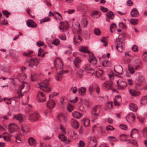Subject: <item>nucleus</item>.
Wrapping results in <instances>:
<instances>
[{"instance_id":"1","label":"nucleus","mask_w":147,"mask_h":147,"mask_svg":"<svg viewBox=\"0 0 147 147\" xmlns=\"http://www.w3.org/2000/svg\"><path fill=\"white\" fill-rule=\"evenodd\" d=\"M49 80H46L39 84V88L41 90L47 92H49L51 91V89L49 87Z\"/></svg>"},{"instance_id":"2","label":"nucleus","mask_w":147,"mask_h":147,"mask_svg":"<svg viewBox=\"0 0 147 147\" xmlns=\"http://www.w3.org/2000/svg\"><path fill=\"white\" fill-rule=\"evenodd\" d=\"M24 88H26V90L24 91V93L28 92L30 88L29 84L26 82L22 83L19 87V89L18 90V93L19 96H23V94H22V89Z\"/></svg>"},{"instance_id":"3","label":"nucleus","mask_w":147,"mask_h":147,"mask_svg":"<svg viewBox=\"0 0 147 147\" xmlns=\"http://www.w3.org/2000/svg\"><path fill=\"white\" fill-rule=\"evenodd\" d=\"M99 106L95 105L93 107L91 111L92 117L95 119H97V116L99 114L100 109Z\"/></svg>"},{"instance_id":"4","label":"nucleus","mask_w":147,"mask_h":147,"mask_svg":"<svg viewBox=\"0 0 147 147\" xmlns=\"http://www.w3.org/2000/svg\"><path fill=\"white\" fill-rule=\"evenodd\" d=\"M39 117V115L36 112L31 114L29 116L28 120L31 122H34L38 120Z\"/></svg>"},{"instance_id":"5","label":"nucleus","mask_w":147,"mask_h":147,"mask_svg":"<svg viewBox=\"0 0 147 147\" xmlns=\"http://www.w3.org/2000/svg\"><path fill=\"white\" fill-rule=\"evenodd\" d=\"M28 62V63L30 67H32L34 66L35 68L37 67L39 63V60H38L36 59H31L29 60Z\"/></svg>"},{"instance_id":"6","label":"nucleus","mask_w":147,"mask_h":147,"mask_svg":"<svg viewBox=\"0 0 147 147\" xmlns=\"http://www.w3.org/2000/svg\"><path fill=\"white\" fill-rule=\"evenodd\" d=\"M37 98L38 101L39 102H45L46 99L45 94L40 91L38 92Z\"/></svg>"},{"instance_id":"7","label":"nucleus","mask_w":147,"mask_h":147,"mask_svg":"<svg viewBox=\"0 0 147 147\" xmlns=\"http://www.w3.org/2000/svg\"><path fill=\"white\" fill-rule=\"evenodd\" d=\"M113 84L111 81H106L102 85V88L105 90H108L112 89Z\"/></svg>"},{"instance_id":"8","label":"nucleus","mask_w":147,"mask_h":147,"mask_svg":"<svg viewBox=\"0 0 147 147\" xmlns=\"http://www.w3.org/2000/svg\"><path fill=\"white\" fill-rule=\"evenodd\" d=\"M96 90V92L99 94L100 92V89L98 85H90L89 88V91L90 93L91 94V93L93 92L94 90Z\"/></svg>"},{"instance_id":"9","label":"nucleus","mask_w":147,"mask_h":147,"mask_svg":"<svg viewBox=\"0 0 147 147\" xmlns=\"http://www.w3.org/2000/svg\"><path fill=\"white\" fill-rule=\"evenodd\" d=\"M19 129L18 125L13 123H10L8 126L9 130L11 132H13Z\"/></svg>"},{"instance_id":"10","label":"nucleus","mask_w":147,"mask_h":147,"mask_svg":"<svg viewBox=\"0 0 147 147\" xmlns=\"http://www.w3.org/2000/svg\"><path fill=\"white\" fill-rule=\"evenodd\" d=\"M134 130H136V129H133L131 131L130 134V136L132 138L134 139H132V141H137L139 138V135L137 131L135 132H134Z\"/></svg>"},{"instance_id":"11","label":"nucleus","mask_w":147,"mask_h":147,"mask_svg":"<svg viewBox=\"0 0 147 147\" xmlns=\"http://www.w3.org/2000/svg\"><path fill=\"white\" fill-rule=\"evenodd\" d=\"M55 105V103L54 100H50L48 101L46 104V106L47 108L50 109H53Z\"/></svg>"},{"instance_id":"12","label":"nucleus","mask_w":147,"mask_h":147,"mask_svg":"<svg viewBox=\"0 0 147 147\" xmlns=\"http://www.w3.org/2000/svg\"><path fill=\"white\" fill-rule=\"evenodd\" d=\"M118 88L119 89H124L127 85V83L125 81H118L117 82Z\"/></svg>"},{"instance_id":"13","label":"nucleus","mask_w":147,"mask_h":147,"mask_svg":"<svg viewBox=\"0 0 147 147\" xmlns=\"http://www.w3.org/2000/svg\"><path fill=\"white\" fill-rule=\"evenodd\" d=\"M81 61L82 60L80 57H76L75 58L74 61V63L76 69H78L79 68L80 65Z\"/></svg>"},{"instance_id":"14","label":"nucleus","mask_w":147,"mask_h":147,"mask_svg":"<svg viewBox=\"0 0 147 147\" xmlns=\"http://www.w3.org/2000/svg\"><path fill=\"white\" fill-rule=\"evenodd\" d=\"M65 71L64 70H61L59 72H57V74L55 76L56 80L58 81L61 80L62 78L63 74V72Z\"/></svg>"},{"instance_id":"15","label":"nucleus","mask_w":147,"mask_h":147,"mask_svg":"<svg viewBox=\"0 0 147 147\" xmlns=\"http://www.w3.org/2000/svg\"><path fill=\"white\" fill-rule=\"evenodd\" d=\"M129 92L130 95L133 96H137L140 95V92L134 89H129Z\"/></svg>"},{"instance_id":"16","label":"nucleus","mask_w":147,"mask_h":147,"mask_svg":"<svg viewBox=\"0 0 147 147\" xmlns=\"http://www.w3.org/2000/svg\"><path fill=\"white\" fill-rule=\"evenodd\" d=\"M26 24L27 26L30 27L35 28L37 26L36 24L32 20H28Z\"/></svg>"},{"instance_id":"17","label":"nucleus","mask_w":147,"mask_h":147,"mask_svg":"<svg viewBox=\"0 0 147 147\" xmlns=\"http://www.w3.org/2000/svg\"><path fill=\"white\" fill-rule=\"evenodd\" d=\"M114 70L115 72L121 74L123 71L122 67L119 65H115L114 66Z\"/></svg>"},{"instance_id":"18","label":"nucleus","mask_w":147,"mask_h":147,"mask_svg":"<svg viewBox=\"0 0 147 147\" xmlns=\"http://www.w3.org/2000/svg\"><path fill=\"white\" fill-rule=\"evenodd\" d=\"M89 61L90 63H92L94 65H96L97 63V60L92 53L90 55Z\"/></svg>"},{"instance_id":"19","label":"nucleus","mask_w":147,"mask_h":147,"mask_svg":"<svg viewBox=\"0 0 147 147\" xmlns=\"http://www.w3.org/2000/svg\"><path fill=\"white\" fill-rule=\"evenodd\" d=\"M13 119H16L20 122H22L23 120V118L22 115L21 114H17L13 115Z\"/></svg>"},{"instance_id":"20","label":"nucleus","mask_w":147,"mask_h":147,"mask_svg":"<svg viewBox=\"0 0 147 147\" xmlns=\"http://www.w3.org/2000/svg\"><path fill=\"white\" fill-rule=\"evenodd\" d=\"M122 43V42L121 41H120L119 40L117 42V45L116 46V49L117 50L121 52H122V48H123V46L121 45Z\"/></svg>"},{"instance_id":"21","label":"nucleus","mask_w":147,"mask_h":147,"mask_svg":"<svg viewBox=\"0 0 147 147\" xmlns=\"http://www.w3.org/2000/svg\"><path fill=\"white\" fill-rule=\"evenodd\" d=\"M88 8L86 5L82 3L80 4L79 6L78 9L81 11H85L87 10Z\"/></svg>"},{"instance_id":"22","label":"nucleus","mask_w":147,"mask_h":147,"mask_svg":"<svg viewBox=\"0 0 147 147\" xmlns=\"http://www.w3.org/2000/svg\"><path fill=\"white\" fill-rule=\"evenodd\" d=\"M71 124L72 127L74 128H77L79 127V124L78 122L73 119L71 120Z\"/></svg>"},{"instance_id":"23","label":"nucleus","mask_w":147,"mask_h":147,"mask_svg":"<svg viewBox=\"0 0 147 147\" xmlns=\"http://www.w3.org/2000/svg\"><path fill=\"white\" fill-rule=\"evenodd\" d=\"M131 14L132 17H135L138 16L139 15V13L136 8L133 9L131 11Z\"/></svg>"},{"instance_id":"24","label":"nucleus","mask_w":147,"mask_h":147,"mask_svg":"<svg viewBox=\"0 0 147 147\" xmlns=\"http://www.w3.org/2000/svg\"><path fill=\"white\" fill-rule=\"evenodd\" d=\"M130 109L133 111H136L137 110L138 107L137 105L133 103H131L129 106Z\"/></svg>"},{"instance_id":"25","label":"nucleus","mask_w":147,"mask_h":147,"mask_svg":"<svg viewBox=\"0 0 147 147\" xmlns=\"http://www.w3.org/2000/svg\"><path fill=\"white\" fill-rule=\"evenodd\" d=\"M86 89L85 87H82L78 89V92L79 95H84L85 94Z\"/></svg>"},{"instance_id":"26","label":"nucleus","mask_w":147,"mask_h":147,"mask_svg":"<svg viewBox=\"0 0 147 147\" xmlns=\"http://www.w3.org/2000/svg\"><path fill=\"white\" fill-rule=\"evenodd\" d=\"M59 117L58 119L61 121H62L64 123H65L67 121V118L63 114L60 115H59Z\"/></svg>"},{"instance_id":"27","label":"nucleus","mask_w":147,"mask_h":147,"mask_svg":"<svg viewBox=\"0 0 147 147\" xmlns=\"http://www.w3.org/2000/svg\"><path fill=\"white\" fill-rule=\"evenodd\" d=\"M72 115L74 117L79 119L82 116V114L78 112L75 111L72 113Z\"/></svg>"},{"instance_id":"28","label":"nucleus","mask_w":147,"mask_h":147,"mask_svg":"<svg viewBox=\"0 0 147 147\" xmlns=\"http://www.w3.org/2000/svg\"><path fill=\"white\" fill-rule=\"evenodd\" d=\"M79 51L83 52L85 53H90V52L88 50V47H81L79 49Z\"/></svg>"},{"instance_id":"29","label":"nucleus","mask_w":147,"mask_h":147,"mask_svg":"<svg viewBox=\"0 0 147 147\" xmlns=\"http://www.w3.org/2000/svg\"><path fill=\"white\" fill-rule=\"evenodd\" d=\"M74 27L78 34H79L81 33V30L80 28V24L79 23H77L76 24L74 25Z\"/></svg>"},{"instance_id":"30","label":"nucleus","mask_w":147,"mask_h":147,"mask_svg":"<svg viewBox=\"0 0 147 147\" xmlns=\"http://www.w3.org/2000/svg\"><path fill=\"white\" fill-rule=\"evenodd\" d=\"M136 80L138 82H144L145 81V79L144 77L140 75L138 76L136 79Z\"/></svg>"},{"instance_id":"31","label":"nucleus","mask_w":147,"mask_h":147,"mask_svg":"<svg viewBox=\"0 0 147 147\" xmlns=\"http://www.w3.org/2000/svg\"><path fill=\"white\" fill-rule=\"evenodd\" d=\"M106 15L108 18L111 19H113L115 16L114 14L111 11H109L107 13Z\"/></svg>"},{"instance_id":"32","label":"nucleus","mask_w":147,"mask_h":147,"mask_svg":"<svg viewBox=\"0 0 147 147\" xmlns=\"http://www.w3.org/2000/svg\"><path fill=\"white\" fill-rule=\"evenodd\" d=\"M128 69L130 74H133L135 73L134 67L132 65L129 64L128 66Z\"/></svg>"},{"instance_id":"33","label":"nucleus","mask_w":147,"mask_h":147,"mask_svg":"<svg viewBox=\"0 0 147 147\" xmlns=\"http://www.w3.org/2000/svg\"><path fill=\"white\" fill-rule=\"evenodd\" d=\"M83 71L80 69H76L75 70V72L76 74L78 75L80 77H82L83 76Z\"/></svg>"},{"instance_id":"34","label":"nucleus","mask_w":147,"mask_h":147,"mask_svg":"<svg viewBox=\"0 0 147 147\" xmlns=\"http://www.w3.org/2000/svg\"><path fill=\"white\" fill-rule=\"evenodd\" d=\"M28 142L31 146H33L36 144V140L32 137H30L29 138Z\"/></svg>"},{"instance_id":"35","label":"nucleus","mask_w":147,"mask_h":147,"mask_svg":"<svg viewBox=\"0 0 147 147\" xmlns=\"http://www.w3.org/2000/svg\"><path fill=\"white\" fill-rule=\"evenodd\" d=\"M103 70L102 69H99L96 71L95 75L96 77H99L101 76L103 74Z\"/></svg>"},{"instance_id":"36","label":"nucleus","mask_w":147,"mask_h":147,"mask_svg":"<svg viewBox=\"0 0 147 147\" xmlns=\"http://www.w3.org/2000/svg\"><path fill=\"white\" fill-rule=\"evenodd\" d=\"M76 37L75 36H74V38H73V41L74 44L75 45H76L77 43H80V42H81L82 40V38H81V36H78V40H80V41H79L78 40L76 41Z\"/></svg>"},{"instance_id":"37","label":"nucleus","mask_w":147,"mask_h":147,"mask_svg":"<svg viewBox=\"0 0 147 147\" xmlns=\"http://www.w3.org/2000/svg\"><path fill=\"white\" fill-rule=\"evenodd\" d=\"M82 123H83L85 127L88 126L90 124V121L88 119H84L82 121Z\"/></svg>"},{"instance_id":"38","label":"nucleus","mask_w":147,"mask_h":147,"mask_svg":"<svg viewBox=\"0 0 147 147\" xmlns=\"http://www.w3.org/2000/svg\"><path fill=\"white\" fill-rule=\"evenodd\" d=\"M146 103H147V96H144L141 99V104H144Z\"/></svg>"},{"instance_id":"39","label":"nucleus","mask_w":147,"mask_h":147,"mask_svg":"<svg viewBox=\"0 0 147 147\" xmlns=\"http://www.w3.org/2000/svg\"><path fill=\"white\" fill-rule=\"evenodd\" d=\"M81 24L83 27H85L88 24V22L86 18H83L82 20Z\"/></svg>"},{"instance_id":"40","label":"nucleus","mask_w":147,"mask_h":147,"mask_svg":"<svg viewBox=\"0 0 147 147\" xmlns=\"http://www.w3.org/2000/svg\"><path fill=\"white\" fill-rule=\"evenodd\" d=\"M116 27L117 26L115 24L113 23L111 24L110 26L111 32H113L116 28Z\"/></svg>"},{"instance_id":"41","label":"nucleus","mask_w":147,"mask_h":147,"mask_svg":"<svg viewBox=\"0 0 147 147\" xmlns=\"http://www.w3.org/2000/svg\"><path fill=\"white\" fill-rule=\"evenodd\" d=\"M111 64V63L110 61H104L102 63V65L105 67L108 66L110 65Z\"/></svg>"},{"instance_id":"42","label":"nucleus","mask_w":147,"mask_h":147,"mask_svg":"<svg viewBox=\"0 0 147 147\" xmlns=\"http://www.w3.org/2000/svg\"><path fill=\"white\" fill-rule=\"evenodd\" d=\"M58 138L61 141L64 142L66 140V138L63 134H60L58 136Z\"/></svg>"},{"instance_id":"43","label":"nucleus","mask_w":147,"mask_h":147,"mask_svg":"<svg viewBox=\"0 0 147 147\" xmlns=\"http://www.w3.org/2000/svg\"><path fill=\"white\" fill-rule=\"evenodd\" d=\"M57 60H59V61L61 63V64L62 65V67H61V69H63V62L62 60L59 57L56 58L55 59V60L54 62V63L55 65V63L56 61Z\"/></svg>"},{"instance_id":"44","label":"nucleus","mask_w":147,"mask_h":147,"mask_svg":"<svg viewBox=\"0 0 147 147\" xmlns=\"http://www.w3.org/2000/svg\"><path fill=\"white\" fill-rule=\"evenodd\" d=\"M142 84V82H136L135 86V88L138 90L140 89V87Z\"/></svg>"},{"instance_id":"45","label":"nucleus","mask_w":147,"mask_h":147,"mask_svg":"<svg viewBox=\"0 0 147 147\" xmlns=\"http://www.w3.org/2000/svg\"><path fill=\"white\" fill-rule=\"evenodd\" d=\"M33 53V51H30L26 52H24L23 54L25 56L27 57H30V55Z\"/></svg>"},{"instance_id":"46","label":"nucleus","mask_w":147,"mask_h":147,"mask_svg":"<svg viewBox=\"0 0 147 147\" xmlns=\"http://www.w3.org/2000/svg\"><path fill=\"white\" fill-rule=\"evenodd\" d=\"M138 20L136 19H132L130 20V23L134 25H135L138 24Z\"/></svg>"},{"instance_id":"47","label":"nucleus","mask_w":147,"mask_h":147,"mask_svg":"<svg viewBox=\"0 0 147 147\" xmlns=\"http://www.w3.org/2000/svg\"><path fill=\"white\" fill-rule=\"evenodd\" d=\"M21 129L22 131L24 132H27L28 131L27 127L24 125H22Z\"/></svg>"},{"instance_id":"48","label":"nucleus","mask_w":147,"mask_h":147,"mask_svg":"<svg viewBox=\"0 0 147 147\" xmlns=\"http://www.w3.org/2000/svg\"><path fill=\"white\" fill-rule=\"evenodd\" d=\"M3 14L7 18L9 15L11 14V13L7 10H4L2 11Z\"/></svg>"},{"instance_id":"49","label":"nucleus","mask_w":147,"mask_h":147,"mask_svg":"<svg viewBox=\"0 0 147 147\" xmlns=\"http://www.w3.org/2000/svg\"><path fill=\"white\" fill-rule=\"evenodd\" d=\"M94 32L97 35H99L101 33V32L99 29L98 28H95L94 30Z\"/></svg>"},{"instance_id":"50","label":"nucleus","mask_w":147,"mask_h":147,"mask_svg":"<svg viewBox=\"0 0 147 147\" xmlns=\"http://www.w3.org/2000/svg\"><path fill=\"white\" fill-rule=\"evenodd\" d=\"M3 70L6 72L9 73L11 72V70L9 67H7L3 69Z\"/></svg>"},{"instance_id":"51","label":"nucleus","mask_w":147,"mask_h":147,"mask_svg":"<svg viewBox=\"0 0 147 147\" xmlns=\"http://www.w3.org/2000/svg\"><path fill=\"white\" fill-rule=\"evenodd\" d=\"M101 41L103 43V45L106 47L107 45V43L106 40V39L105 37H103L101 39Z\"/></svg>"},{"instance_id":"52","label":"nucleus","mask_w":147,"mask_h":147,"mask_svg":"<svg viewBox=\"0 0 147 147\" xmlns=\"http://www.w3.org/2000/svg\"><path fill=\"white\" fill-rule=\"evenodd\" d=\"M2 19L1 21L0 20V24L5 25L7 24V22L6 21L4 18H2Z\"/></svg>"},{"instance_id":"53","label":"nucleus","mask_w":147,"mask_h":147,"mask_svg":"<svg viewBox=\"0 0 147 147\" xmlns=\"http://www.w3.org/2000/svg\"><path fill=\"white\" fill-rule=\"evenodd\" d=\"M31 80L32 81H34L36 80V75L35 74H32L30 76Z\"/></svg>"},{"instance_id":"54","label":"nucleus","mask_w":147,"mask_h":147,"mask_svg":"<svg viewBox=\"0 0 147 147\" xmlns=\"http://www.w3.org/2000/svg\"><path fill=\"white\" fill-rule=\"evenodd\" d=\"M96 142V139L94 136L90 138V144H93Z\"/></svg>"},{"instance_id":"55","label":"nucleus","mask_w":147,"mask_h":147,"mask_svg":"<svg viewBox=\"0 0 147 147\" xmlns=\"http://www.w3.org/2000/svg\"><path fill=\"white\" fill-rule=\"evenodd\" d=\"M60 43V41L58 39H55L53 42V43L55 45H58Z\"/></svg>"},{"instance_id":"56","label":"nucleus","mask_w":147,"mask_h":147,"mask_svg":"<svg viewBox=\"0 0 147 147\" xmlns=\"http://www.w3.org/2000/svg\"><path fill=\"white\" fill-rule=\"evenodd\" d=\"M59 38L62 40H65L66 39V35L65 34H63L59 37Z\"/></svg>"},{"instance_id":"57","label":"nucleus","mask_w":147,"mask_h":147,"mask_svg":"<svg viewBox=\"0 0 147 147\" xmlns=\"http://www.w3.org/2000/svg\"><path fill=\"white\" fill-rule=\"evenodd\" d=\"M106 129L107 130H113L114 129V128L111 125H108L106 127Z\"/></svg>"},{"instance_id":"58","label":"nucleus","mask_w":147,"mask_h":147,"mask_svg":"<svg viewBox=\"0 0 147 147\" xmlns=\"http://www.w3.org/2000/svg\"><path fill=\"white\" fill-rule=\"evenodd\" d=\"M142 57L144 60L147 62V52H146L143 54Z\"/></svg>"},{"instance_id":"59","label":"nucleus","mask_w":147,"mask_h":147,"mask_svg":"<svg viewBox=\"0 0 147 147\" xmlns=\"http://www.w3.org/2000/svg\"><path fill=\"white\" fill-rule=\"evenodd\" d=\"M120 128L123 130H125L127 128V127L126 125L124 124H121L119 125Z\"/></svg>"},{"instance_id":"60","label":"nucleus","mask_w":147,"mask_h":147,"mask_svg":"<svg viewBox=\"0 0 147 147\" xmlns=\"http://www.w3.org/2000/svg\"><path fill=\"white\" fill-rule=\"evenodd\" d=\"M67 109L69 112H71L73 111V107L72 105L69 104L67 106Z\"/></svg>"},{"instance_id":"61","label":"nucleus","mask_w":147,"mask_h":147,"mask_svg":"<svg viewBox=\"0 0 147 147\" xmlns=\"http://www.w3.org/2000/svg\"><path fill=\"white\" fill-rule=\"evenodd\" d=\"M132 50L133 51L135 52L137 51H138V47L136 45H134L132 48Z\"/></svg>"},{"instance_id":"62","label":"nucleus","mask_w":147,"mask_h":147,"mask_svg":"<svg viewBox=\"0 0 147 147\" xmlns=\"http://www.w3.org/2000/svg\"><path fill=\"white\" fill-rule=\"evenodd\" d=\"M106 106L108 109H110L113 106L112 103L111 102H107Z\"/></svg>"},{"instance_id":"63","label":"nucleus","mask_w":147,"mask_h":147,"mask_svg":"<svg viewBox=\"0 0 147 147\" xmlns=\"http://www.w3.org/2000/svg\"><path fill=\"white\" fill-rule=\"evenodd\" d=\"M36 44L38 47L43 46L44 45V43L41 41L37 42L36 43Z\"/></svg>"},{"instance_id":"64","label":"nucleus","mask_w":147,"mask_h":147,"mask_svg":"<svg viewBox=\"0 0 147 147\" xmlns=\"http://www.w3.org/2000/svg\"><path fill=\"white\" fill-rule=\"evenodd\" d=\"M78 146L79 147H84V142L82 141H80L78 144Z\"/></svg>"}]
</instances>
